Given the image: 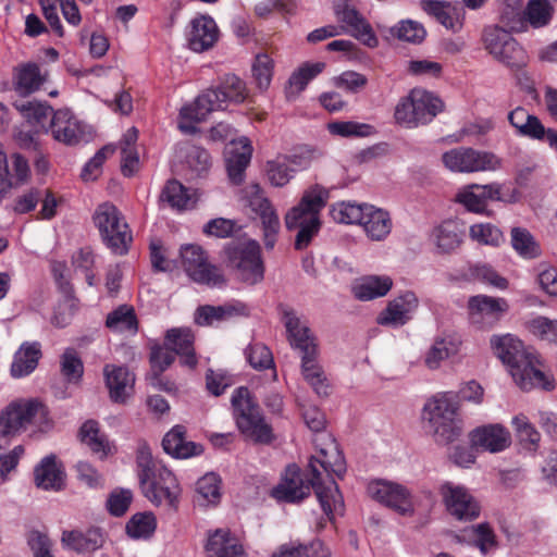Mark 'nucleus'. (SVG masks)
Returning <instances> with one entry per match:
<instances>
[{"mask_svg": "<svg viewBox=\"0 0 557 557\" xmlns=\"http://www.w3.org/2000/svg\"><path fill=\"white\" fill-rule=\"evenodd\" d=\"M463 336L457 331H443L437 334L423 356V363L429 370H438L445 360L462 357Z\"/></svg>", "mask_w": 557, "mask_h": 557, "instance_id": "nucleus-22", "label": "nucleus"}, {"mask_svg": "<svg viewBox=\"0 0 557 557\" xmlns=\"http://www.w3.org/2000/svg\"><path fill=\"white\" fill-rule=\"evenodd\" d=\"M14 108L32 126L34 133L47 132V123L52 109L48 104L34 100H15Z\"/></svg>", "mask_w": 557, "mask_h": 557, "instance_id": "nucleus-42", "label": "nucleus"}, {"mask_svg": "<svg viewBox=\"0 0 557 557\" xmlns=\"http://www.w3.org/2000/svg\"><path fill=\"white\" fill-rule=\"evenodd\" d=\"M161 199L172 208L186 210L196 205L198 194L196 190L187 189L177 181H169L162 190Z\"/></svg>", "mask_w": 557, "mask_h": 557, "instance_id": "nucleus-46", "label": "nucleus"}, {"mask_svg": "<svg viewBox=\"0 0 557 557\" xmlns=\"http://www.w3.org/2000/svg\"><path fill=\"white\" fill-rule=\"evenodd\" d=\"M248 97L246 83L236 75H226L219 88H210L201 92L193 102L180 110L177 126L184 134L197 132V124L216 110L224 109L227 103H242Z\"/></svg>", "mask_w": 557, "mask_h": 557, "instance_id": "nucleus-3", "label": "nucleus"}, {"mask_svg": "<svg viewBox=\"0 0 557 557\" xmlns=\"http://www.w3.org/2000/svg\"><path fill=\"white\" fill-rule=\"evenodd\" d=\"M79 437L94 455L99 459H106L116 453V446L99 429L98 422L88 420L83 423L79 430Z\"/></svg>", "mask_w": 557, "mask_h": 557, "instance_id": "nucleus-36", "label": "nucleus"}, {"mask_svg": "<svg viewBox=\"0 0 557 557\" xmlns=\"http://www.w3.org/2000/svg\"><path fill=\"white\" fill-rule=\"evenodd\" d=\"M103 377L112 401L125 404L132 397L136 379L127 367L108 363L103 367Z\"/></svg>", "mask_w": 557, "mask_h": 557, "instance_id": "nucleus-27", "label": "nucleus"}, {"mask_svg": "<svg viewBox=\"0 0 557 557\" xmlns=\"http://www.w3.org/2000/svg\"><path fill=\"white\" fill-rule=\"evenodd\" d=\"M162 446L168 455L176 459H187L199 456L203 453L201 444L186 441L185 428L182 425L173 426L164 435Z\"/></svg>", "mask_w": 557, "mask_h": 557, "instance_id": "nucleus-35", "label": "nucleus"}, {"mask_svg": "<svg viewBox=\"0 0 557 557\" xmlns=\"http://www.w3.org/2000/svg\"><path fill=\"white\" fill-rule=\"evenodd\" d=\"M39 411L42 408L34 400L12 401L0 413V433L12 435L26 431Z\"/></svg>", "mask_w": 557, "mask_h": 557, "instance_id": "nucleus-24", "label": "nucleus"}, {"mask_svg": "<svg viewBox=\"0 0 557 557\" xmlns=\"http://www.w3.org/2000/svg\"><path fill=\"white\" fill-rule=\"evenodd\" d=\"M284 324L292 347L300 354V369L304 380L318 396H329L331 384L325 371L318 362L319 349L315 337L307 324L294 312H285Z\"/></svg>", "mask_w": 557, "mask_h": 557, "instance_id": "nucleus-4", "label": "nucleus"}, {"mask_svg": "<svg viewBox=\"0 0 557 557\" xmlns=\"http://www.w3.org/2000/svg\"><path fill=\"white\" fill-rule=\"evenodd\" d=\"M421 9L436 18L445 28L457 33L465 22V10L458 2L445 0H421Z\"/></svg>", "mask_w": 557, "mask_h": 557, "instance_id": "nucleus-31", "label": "nucleus"}, {"mask_svg": "<svg viewBox=\"0 0 557 557\" xmlns=\"http://www.w3.org/2000/svg\"><path fill=\"white\" fill-rule=\"evenodd\" d=\"M65 473L55 456H46L34 469L37 487L46 491H60L64 486Z\"/></svg>", "mask_w": 557, "mask_h": 557, "instance_id": "nucleus-34", "label": "nucleus"}, {"mask_svg": "<svg viewBox=\"0 0 557 557\" xmlns=\"http://www.w3.org/2000/svg\"><path fill=\"white\" fill-rule=\"evenodd\" d=\"M46 81L39 66L35 63L22 64L15 69L14 91L21 97H27L37 91Z\"/></svg>", "mask_w": 557, "mask_h": 557, "instance_id": "nucleus-41", "label": "nucleus"}, {"mask_svg": "<svg viewBox=\"0 0 557 557\" xmlns=\"http://www.w3.org/2000/svg\"><path fill=\"white\" fill-rule=\"evenodd\" d=\"M27 544L34 557H54L52 542L49 536L38 530H32L27 534Z\"/></svg>", "mask_w": 557, "mask_h": 557, "instance_id": "nucleus-64", "label": "nucleus"}, {"mask_svg": "<svg viewBox=\"0 0 557 557\" xmlns=\"http://www.w3.org/2000/svg\"><path fill=\"white\" fill-rule=\"evenodd\" d=\"M205 552L208 557L245 556V549L239 537L226 528L208 531Z\"/></svg>", "mask_w": 557, "mask_h": 557, "instance_id": "nucleus-29", "label": "nucleus"}, {"mask_svg": "<svg viewBox=\"0 0 557 557\" xmlns=\"http://www.w3.org/2000/svg\"><path fill=\"white\" fill-rule=\"evenodd\" d=\"M62 545L77 553H89L98 549L103 543V536L99 529H89L85 532L78 530L63 531Z\"/></svg>", "mask_w": 557, "mask_h": 557, "instance_id": "nucleus-43", "label": "nucleus"}, {"mask_svg": "<svg viewBox=\"0 0 557 557\" xmlns=\"http://www.w3.org/2000/svg\"><path fill=\"white\" fill-rule=\"evenodd\" d=\"M508 121L519 136L534 140H544L546 127L541 120L518 107L508 114Z\"/></svg>", "mask_w": 557, "mask_h": 557, "instance_id": "nucleus-40", "label": "nucleus"}, {"mask_svg": "<svg viewBox=\"0 0 557 557\" xmlns=\"http://www.w3.org/2000/svg\"><path fill=\"white\" fill-rule=\"evenodd\" d=\"M469 236L472 240L486 246H499L504 243L503 232L491 223H476L470 226Z\"/></svg>", "mask_w": 557, "mask_h": 557, "instance_id": "nucleus-59", "label": "nucleus"}, {"mask_svg": "<svg viewBox=\"0 0 557 557\" xmlns=\"http://www.w3.org/2000/svg\"><path fill=\"white\" fill-rule=\"evenodd\" d=\"M246 358L256 370L273 369V356L270 349L261 344L253 343L246 349Z\"/></svg>", "mask_w": 557, "mask_h": 557, "instance_id": "nucleus-63", "label": "nucleus"}, {"mask_svg": "<svg viewBox=\"0 0 557 557\" xmlns=\"http://www.w3.org/2000/svg\"><path fill=\"white\" fill-rule=\"evenodd\" d=\"M222 497V481L214 472H208L196 482L195 502L200 507L216 506Z\"/></svg>", "mask_w": 557, "mask_h": 557, "instance_id": "nucleus-44", "label": "nucleus"}, {"mask_svg": "<svg viewBox=\"0 0 557 557\" xmlns=\"http://www.w3.org/2000/svg\"><path fill=\"white\" fill-rule=\"evenodd\" d=\"M92 220L108 248L116 255L128 251L133 236L123 214L113 203L99 205Z\"/></svg>", "mask_w": 557, "mask_h": 557, "instance_id": "nucleus-10", "label": "nucleus"}, {"mask_svg": "<svg viewBox=\"0 0 557 557\" xmlns=\"http://www.w3.org/2000/svg\"><path fill=\"white\" fill-rule=\"evenodd\" d=\"M157 518L151 511L137 512L126 522V534L133 540H148L157 529Z\"/></svg>", "mask_w": 557, "mask_h": 557, "instance_id": "nucleus-49", "label": "nucleus"}, {"mask_svg": "<svg viewBox=\"0 0 557 557\" xmlns=\"http://www.w3.org/2000/svg\"><path fill=\"white\" fill-rule=\"evenodd\" d=\"M50 131L55 140L67 146L87 143L92 135L91 128L69 109L54 112L50 121Z\"/></svg>", "mask_w": 557, "mask_h": 557, "instance_id": "nucleus-21", "label": "nucleus"}, {"mask_svg": "<svg viewBox=\"0 0 557 557\" xmlns=\"http://www.w3.org/2000/svg\"><path fill=\"white\" fill-rule=\"evenodd\" d=\"M367 494L376 503L401 516H412L416 504L411 491L395 481L375 479L367 485Z\"/></svg>", "mask_w": 557, "mask_h": 557, "instance_id": "nucleus-14", "label": "nucleus"}, {"mask_svg": "<svg viewBox=\"0 0 557 557\" xmlns=\"http://www.w3.org/2000/svg\"><path fill=\"white\" fill-rule=\"evenodd\" d=\"M339 30L347 33L369 48H376L379 39L367 18L350 0H334L332 4Z\"/></svg>", "mask_w": 557, "mask_h": 557, "instance_id": "nucleus-15", "label": "nucleus"}, {"mask_svg": "<svg viewBox=\"0 0 557 557\" xmlns=\"http://www.w3.org/2000/svg\"><path fill=\"white\" fill-rule=\"evenodd\" d=\"M393 285L394 281L387 274H370L356 280L351 293L360 301H370L386 296Z\"/></svg>", "mask_w": 557, "mask_h": 557, "instance_id": "nucleus-32", "label": "nucleus"}, {"mask_svg": "<svg viewBox=\"0 0 557 557\" xmlns=\"http://www.w3.org/2000/svg\"><path fill=\"white\" fill-rule=\"evenodd\" d=\"M178 154L185 158L187 166L197 175L207 172L211 165L209 152L201 147L183 144L178 148Z\"/></svg>", "mask_w": 557, "mask_h": 557, "instance_id": "nucleus-51", "label": "nucleus"}, {"mask_svg": "<svg viewBox=\"0 0 557 557\" xmlns=\"http://www.w3.org/2000/svg\"><path fill=\"white\" fill-rule=\"evenodd\" d=\"M232 407L236 425L245 438L261 444H268L273 440L272 428L252 401L247 387L235 389Z\"/></svg>", "mask_w": 557, "mask_h": 557, "instance_id": "nucleus-7", "label": "nucleus"}, {"mask_svg": "<svg viewBox=\"0 0 557 557\" xmlns=\"http://www.w3.org/2000/svg\"><path fill=\"white\" fill-rule=\"evenodd\" d=\"M330 134L338 137H369L374 134L370 124L354 121H335L327 124Z\"/></svg>", "mask_w": 557, "mask_h": 557, "instance_id": "nucleus-56", "label": "nucleus"}, {"mask_svg": "<svg viewBox=\"0 0 557 557\" xmlns=\"http://www.w3.org/2000/svg\"><path fill=\"white\" fill-rule=\"evenodd\" d=\"M553 15L548 0H529L523 11V30L530 25L533 28L546 26Z\"/></svg>", "mask_w": 557, "mask_h": 557, "instance_id": "nucleus-50", "label": "nucleus"}, {"mask_svg": "<svg viewBox=\"0 0 557 557\" xmlns=\"http://www.w3.org/2000/svg\"><path fill=\"white\" fill-rule=\"evenodd\" d=\"M252 146L249 138L243 136L231 140L225 149V162L230 180L234 184L243 182L245 170L250 163Z\"/></svg>", "mask_w": 557, "mask_h": 557, "instance_id": "nucleus-30", "label": "nucleus"}, {"mask_svg": "<svg viewBox=\"0 0 557 557\" xmlns=\"http://www.w3.org/2000/svg\"><path fill=\"white\" fill-rule=\"evenodd\" d=\"M443 110V101L423 88H413L397 103L395 121L406 128H416L430 123Z\"/></svg>", "mask_w": 557, "mask_h": 557, "instance_id": "nucleus-8", "label": "nucleus"}, {"mask_svg": "<svg viewBox=\"0 0 557 557\" xmlns=\"http://www.w3.org/2000/svg\"><path fill=\"white\" fill-rule=\"evenodd\" d=\"M490 345L494 355L506 366L516 385L523 391L555 387L552 375L542 369L540 357L524 347L512 334L493 335Z\"/></svg>", "mask_w": 557, "mask_h": 557, "instance_id": "nucleus-2", "label": "nucleus"}, {"mask_svg": "<svg viewBox=\"0 0 557 557\" xmlns=\"http://www.w3.org/2000/svg\"><path fill=\"white\" fill-rule=\"evenodd\" d=\"M500 185L496 183L487 185L471 184L461 187L456 196V202L473 213H486L490 201L500 200Z\"/></svg>", "mask_w": 557, "mask_h": 557, "instance_id": "nucleus-26", "label": "nucleus"}, {"mask_svg": "<svg viewBox=\"0 0 557 557\" xmlns=\"http://www.w3.org/2000/svg\"><path fill=\"white\" fill-rule=\"evenodd\" d=\"M442 161L447 170L455 173L496 171L502 166V160L493 152L470 147L453 148L443 153Z\"/></svg>", "mask_w": 557, "mask_h": 557, "instance_id": "nucleus-12", "label": "nucleus"}, {"mask_svg": "<svg viewBox=\"0 0 557 557\" xmlns=\"http://www.w3.org/2000/svg\"><path fill=\"white\" fill-rule=\"evenodd\" d=\"M467 308L470 324L478 330L490 331L507 314L509 302L503 297L480 294L469 298Z\"/></svg>", "mask_w": 557, "mask_h": 557, "instance_id": "nucleus-17", "label": "nucleus"}, {"mask_svg": "<svg viewBox=\"0 0 557 557\" xmlns=\"http://www.w3.org/2000/svg\"><path fill=\"white\" fill-rule=\"evenodd\" d=\"M194 334L187 327H174L166 332L165 345L181 357V362L189 368L197 364L194 351Z\"/></svg>", "mask_w": 557, "mask_h": 557, "instance_id": "nucleus-37", "label": "nucleus"}, {"mask_svg": "<svg viewBox=\"0 0 557 557\" xmlns=\"http://www.w3.org/2000/svg\"><path fill=\"white\" fill-rule=\"evenodd\" d=\"M107 327L114 332L134 335L138 329V322L133 307L123 305L110 312L106 321Z\"/></svg>", "mask_w": 557, "mask_h": 557, "instance_id": "nucleus-47", "label": "nucleus"}, {"mask_svg": "<svg viewBox=\"0 0 557 557\" xmlns=\"http://www.w3.org/2000/svg\"><path fill=\"white\" fill-rule=\"evenodd\" d=\"M469 443L476 451L498 454L511 445V433L502 423H486L469 433Z\"/></svg>", "mask_w": 557, "mask_h": 557, "instance_id": "nucleus-25", "label": "nucleus"}, {"mask_svg": "<svg viewBox=\"0 0 557 557\" xmlns=\"http://www.w3.org/2000/svg\"><path fill=\"white\" fill-rule=\"evenodd\" d=\"M325 69V63L305 62L301 64L289 77L286 87V97L288 100H294L305 88L308 83L317 77Z\"/></svg>", "mask_w": 557, "mask_h": 557, "instance_id": "nucleus-45", "label": "nucleus"}, {"mask_svg": "<svg viewBox=\"0 0 557 557\" xmlns=\"http://www.w3.org/2000/svg\"><path fill=\"white\" fill-rule=\"evenodd\" d=\"M220 37V29L208 14L195 15L185 26L186 47L196 53L206 52L214 47Z\"/></svg>", "mask_w": 557, "mask_h": 557, "instance_id": "nucleus-23", "label": "nucleus"}, {"mask_svg": "<svg viewBox=\"0 0 557 557\" xmlns=\"http://www.w3.org/2000/svg\"><path fill=\"white\" fill-rule=\"evenodd\" d=\"M359 225L366 235L375 242L384 240L392 232L393 222L387 211L366 205Z\"/></svg>", "mask_w": 557, "mask_h": 557, "instance_id": "nucleus-33", "label": "nucleus"}, {"mask_svg": "<svg viewBox=\"0 0 557 557\" xmlns=\"http://www.w3.org/2000/svg\"><path fill=\"white\" fill-rule=\"evenodd\" d=\"M419 306L420 299L413 290L399 292L377 314L376 323L393 329L400 327L413 319Z\"/></svg>", "mask_w": 557, "mask_h": 557, "instance_id": "nucleus-20", "label": "nucleus"}, {"mask_svg": "<svg viewBox=\"0 0 557 557\" xmlns=\"http://www.w3.org/2000/svg\"><path fill=\"white\" fill-rule=\"evenodd\" d=\"M140 488L154 506L176 510L180 506L182 486L176 475L166 467H159L151 476L145 474Z\"/></svg>", "mask_w": 557, "mask_h": 557, "instance_id": "nucleus-11", "label": "nucleus"}, {"mask_svg": "<svg viewBox=\"0 0 557 557\" xmlns=\"http://www.w3.org/2000/svg\"><path fill=\"white\" fill-rule=\"evenodd\" d=\"M265 171L270 183L275 187L287 185L296 174L283 154L268 161Z\"/></svg>", "mask_w": 557, "mask_h": 557, "instance_id": "nucleus-55", "label": "nucleus"}, {"mask_svg": "<svg viewBox=\"0 0 557 557\" xmlns=\"http://www.w3.org/2000/svg\"><path fill=\"white\" fill-rule=\"evenodd\" d=\"M224 253L227 264L236 271L237 277L244 283L255 285L263 280L264 264L258 242H231L225 246Z\"/></svg>", "mask_w": 557, "mask_h": 557, "instance_id": "nucleus-9", "label": "nucleus"}, {"mask_svg": "<svg viewBox=\"0 0 557 557\" xmlns=\"http://www.w3.org/2000/svg\"><path fill=\"white\" fill-rule=\"evenodd\" d=\"M251 73L257 88L260 91L268 90L274 74L273 59L268 53H258L251 64Z\"/></svg>", "mask_w": 557, "mask_h": 557, "instance_id": "nucleus-53", "label": "nucleus"}, {"mask_svg": "<svg viewBox=\"0 0 557 557\" xmlns=\"http://www.w3.org/2000/svg\"><path fill=\"white\" fill-rule=\"evenodd\" d=\"M527 330L548 343H557V320L548 319L543 315H534L525 322Z\"/></svg>", "mask_w": 557, "mask_h": 557, "instance_id": "nucleus-57", "label": "nucleus"}, {"mask_svg": "<svg viewBox=\"0 0 557 557\" xmlns=\"http://www.w3.org/2000/svg\"><path fill=\"white\" fill-rule=\"evenodd\" d=\"M315 443H321L323 447L309 460L308 470L311 479L304 480L299 468L289 465L280 483L272 488L271 495L277 502L298 503L308 497L313 488L323 512L333 520L335 516L343 515L344 499L332 474L342 476L346 471V463L330 434L318 435Z\"/></svg>", "mask_w": 557, "mask_h": 557, "instance_id": "nucleus-1", "label": "nucleus"}, {"mask_svg": "<svg viewBox=\"0 0 557 557\" xmlns=\"http://www.w3.org/2000/svg\"><path fill=\"white\" fill-rule=\"evenodd\" d=\"M247 206L260 219L264 246L272 249L275 246L281 230V221L275 207L265 197L258 184H250L244 189Z\"/></svg>", "mask_w": 557, "mask_h": 557, "instance_id": "nucleus-16", "label": "nucleus"}, {"mask_svg": "<svg viewBox=\"0 0 557 557\" xmlns=\"http://www.w3.org/2000/svg\"><path fill=\"white\" fill-rule=\"evenodd\" d=\"M522 0H502L499 21L511 32H523Z\"/></svg>", "mask_w": 557, "mask_h": 557, "instance_id": "nucleus-52", "label": "nucleus"}, {"mask_svg": "<svg viewBox=\"0 0 557 557\" xmlns=\"http://www.w3.org/2000/svg\"><path fill=\"white\" fill-rule=\"evenodd\" d=\"M509 32L498 26L485 28L484 46L498 62L510 69H521L527 64V54Z\"/></svg>", "mask_w": 557, "mask_h": 557, "instance_id": "nucleus-13", "label": "nucleus"}, {"mask_svg": "<svg viewBox=\"0 0 557 557\" xmlns=\"http://www.w3.org/2000/svg\"><path fill=\"white\" fill-rule=\"evenodd\" d=\"M460 407L461 404L453 391L437 392L425 400L421 418L437 443H453L462 434Z\"/></svg>", "mask_w": 557, "mask_h": 557, "instance_id": "nucleus-5", "label": "nucleus"}, {"mask_svg": "<svg viewBox=\"0 0 557 557\" xmlns=\"http://www.w3.org/2000/svg\"><path fill=\"white\" fill-rule=\"evenodd\" d=\"M455 541L475 547L482 556L494 555L499 540L494 528L487 522L469 525L455 535Z\"/></svg>", "mask_w": 557, "mask_h": 557, "instance_id": "nucleus-28", "label": "nucleus"}, {"mask_svg": "<svg viewBox=\"0 0 557 557\" xmlns=\"http://www.w3.org/2000/svg\"><path fill=\"white\" fill-rule=\"evenodd\" d=\"M440 253H450L462 243V230L457 221L447 220L436 225L430 235Z\"/></svg>", "mask_w": 557, "mask_h": 557, "instance_id": "nucleus-39", "label": "nucleus"}, {"mask_svg": "<svg viewBox=\"0 0 557 557\" xmlns=\"http://www.w3.org/2000/svg\"><path fill=\"white\" fill-rule=\"evenodd\" d=\"M389 34L403 41L420 44L425 38L426 32L421 23L412 20H403L389 28Z\"/></svg>", "mask_w": 557, "mask_h": 557, "instance_id": "nucleus-58", "label": "nucleus"}, {"mask_svg": "<svg viewBox=\"0 0 557 557\" xmlns=\"http://www.w3.org/2000/svg\"><path fill=\"white\" fill-rule=\"evenodd\" d=\"M181 267L190 280L199 284L216 287L224 283L219 270L211 265L205 251L197 245H184L180 251Z\"/></svg>", "mask_w": 557, "mask_h": 557, "instance_id": "nucleus-18", "label": "nucleus"}, {"mask_svg": "<svg viewBox=\"0 0 557 557\" xmlns=\"http://www.w3.org/2000/svg\"><path fill=\"white\" fill-rule=\"evenodd\" d=\"M471 275L482 282L483 284L490 285L496 289L505 290L509 286V282L506 277L500 275L492 265L486 263H478L471 267Z\"/></svg>", "mask_w": 557, "mask_h": 557, "instance_id": "nucleus-60", "label": "nucleus"}, {"mask_svg": "<svg viewBox=\"0 0 557 557\" xmlns=\"http://www.w3.org/2000/svg\"><path fill=\"white\" fill-rule=\"evenodd\" d=\"M440 493L447 512L460 521H472L480 516V505L471 492L461 484L445 482Z\"/></svg>", "mask_w": 557, "mask_h": 557, "instance_id": "nucleus-19", "label": "nucleus"}, {"mask_svg": "<svg viewBox=\"0 0 557 557\" xmlns=\"http://www.w3.org/2000/svg\"><path fill=\"white\" fill-rule=\"evenodd\" d=\"M39 342H24L13 356L11 375L15 379L24 377L35 371L41 358Z\"/></svg>", "mask_w": 557, "mask_h": 557, "instance_id": "nucleus-38", "label": "nucleus"}, {"mask_svg": "<svg viewBox=\"0 0 557 557\" xmlns=\"http://www.w3.org/2000/svg\"><path fill=\"white\" fill-rule=\"evenodd\" d=\"M329 190L314 184L302 193L299 202L292 207L284 216L287 230H298L295 248H306L321 227L320 213L329 200Z\"/></svg>", "mask_w": 557, "mask_h": 557, "instance_id": "nucleus-6", "label": "nucleus"}, {"mask_svg": "<svg viewBox=\"0 0 557 557\" xmlns=\"http://www.w3.org/2000/svg\"><path fill=\"white\" fill-rule=\"evenodd\" d=\"M510 240L512 249L525 260L536 259L542 255L541 245L527 228H511Z\"/></svg>", "mask_w": 557, "mask_h": 557, "instance_id": "nucleus-48", "label": "nucleus"}, {"mask_svg": "<svg viewBox=\"0 0 557 557\" xmlns=\"http://www.w3.org/2000/svg\"><path fill=\"white\" fill-rule=\"evenodd\" d=\"M367 203L339 201L332 205L330 214L333 221L342 224H359Z\"/></svg>", "mask_w": 557, "mask_h": 557, "instance_id": "nucleus-54", "label": "nucleus"}, {"mask_svg": "<svg viewBox=\"0 0 557 557\" xmlns=\"http://www.w3.org/2000/svg\"><path fill=\"white\" fill-rule=\"evenodd\" d=\"M61 372L69 382H78L84 372L83 361L74 348H66L60 360Z\"/></svg>", "mask_w": 557, "mask_h": 557, "instance_id": "nucleus-62", "label": "nucleus"}, {"mask_svg": "<svg viewBox=\"0 0 557 557\" xmlns=\"http://www.w3.org/2000/svg\"><path fill=\"white\" fill-rule=\"evenodd\" d=\"M511 424L521 443L530 445L532 449L537 447L541 435L527 416L523 413L515 416L511 420Z\"/></svg>", "mask_w": 557, "mask_h": 557, "instance_id": "nucleus-61", "label": "nucleus"}]
</instances>
